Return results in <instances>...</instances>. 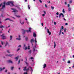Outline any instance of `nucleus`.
Returning a JSON list of instances; mask_svg holds the SVG:
<instances>
[{
	"label": "nucleus",
	"instance_id": "obj_1",
	"mask_svg": "<svg viewBox=\"0 0 74 74\" xmlns=\"http://www.w3.org/2000/svg\"><path fill=\"white\" fill-rule=\"evenodd\" d=\"M32 29V28L30 27H29V30H24L23 31V34H25V32H27V33H28L29 32H31V29Z\"/></svg>",
	"mask_w": 74,
	"mask_h": 74
},
{
	"label": "nucleus",
	"instance_id": "obj_2",
	"mask_svg": "<svg viewBox=\"0 0 74 74\" xmlns=\"http://www.w3.org/2000/svg\"><path fill=\"white\" fill-rule=\"evenodd\" d=\"M1 36L2 37L1 39L2 40H5L6 39V37L4 35V34H2V35H1Z\"/></svg>",
	"mask_w": 74,
	"mask_h": 74
},
{
	"label": "nucleus",
	"instance_id": "obj_3",
	"mask_svg": "<svg viewBox=\"0 0 74 74\" xmlns=\"http://www.w3.org/2000/svg\"><path fill=\"white\" fill-rule=\"evenodd\" d=\"M63 26H62L61 28L60 29V31L59 32V35L60 36V34H61V33L62 31H63V29H64Z\"/></svg>",
	"mask_w": 74,
	"mask_h": 74
},
{
	"label": "nucleus",
	"instance_id": "obj_4",
	"mask_svg": "<svg viewBox=\"0 0 74 74\" xmlns=\"http://www.w3.org/2000/svg\"><path fill=\"white\" fill-rule=\"evenodd\" d=\"M11 10H13V11H12V12H18V10L16 9L12 8H11Z\"/></svg>",
	"mask_w": 74,
	"mask_h": 74
},
{
	"label": "nucleus",
	"instance_id": "obj_5",
	"mask_svg": "<svg viewBox=\"0 0 74 74\" xmlns=\"http://www.w3.org/2000/svg\"><path fill=\"white\" fill-rule=\"evenodd\" d=\"M61 15H62V17L63 18V17H64V15H63V13H61L59 15V18H60V17H61Z\"/></svg>",
	"mask_w": 74,
	"mask_h": 74
},
{
	"label": "nucleus",
	"instance_id": "obj_6",
	"mask_svg": "<svg viewBox=\"0 0 74 74\" xmlns=\"http://www.w3.org/2000/svg\"><path fill=\"white\" fill-rule=\"evenodd\" d=\"M16 40H21V36L19 35H18V38H16Z\"/></svg>",
	"mask_w": 74,
	"mask_h": 74
},
{
	"label": "nucleus",
	"instance_id": "obj_7",
	"mask_svg": "<svg viewBox=\"0 0 74 74\" xmlns=\"http://www.w3.org/2000/svg\"><path fill=\"white\" fill-rule=\"evenodd\" d=\"M14 55H11V54H7L6 55V56H9V57H11L12 56H13Z\"/></svg>",
	"mask_w": 74,
	"mask_h": 74
},
{
	"label": "nucleus",
	"instance_id": "obj_8",
	"mask_svg": "<svg viewBox=\"0 0 74 74\" xmlns=\"http://www.w3.org/2000/svg\"><path fill=\"white\" fill-rule=\"evenodd\" d=\"M7 20H9L10 21H12V22H14L13 21H12L11 19H10L9 18H6L5 19V21H7Z\"/></svg>",
	"mask_w": 74,
	"mask_h": 74
},
{
	"label": "nucleus",
	"instance_id": "obj_9",
	"mask_svg": "<svg viewBox=\"0 0 74 74\" xmlns=\"http://www.w3.org/2000/svg\"><path fill=\"white\" fill-rule=\"evenodd\" d=\"M10 3H11V1L8 2L6 3V5H10Z\"/></svg>",
	"mask_w": 74,
	"mask_h": 74
},
{
	"label": "nucleus",
	"instance_id": "obj_10",
	"mask_svg": "<svg viewBox=\"0 0 74 74\" xmlns=\"http://www.w3.org/2000/svg\"><path fill=\"white\" fill-rule=\"evenodd\" d=\"M4 69H5V67H3V69H2L1 67L0 68V71H1L3 70H4Z\"/></svg>",
	"mask_w": 74,
	"mask_h": 74
},
{
	"label": "nucleus",
	"instance_id": "obj_11",
	"mask_svg": "<svg viewBox=\"0 0 74 74\" xmlns=\"http://www.w3.org/2000/svg\"><path fill=\"white\" fill-rule=\"evenodd\" d=\"M20 22L21 25H23L24 24V22L22 21H21V20H20Z\"/></svg>",
	"mask_w": 74,
	"mask_h": 74
},
{
	"label": "nucleus",
	"instance_id": "obj_12",
	"mask_svg": "<svg viewBox=\"0 0 74 74\" xmlns=\"http://www.w3.org/2000/svg\"><path fill=\"white\" fill-rule=\"evenodd\" d=\"M47 33L49 34V35H51V33L50 32H49V29H47Z\"/></svg>",
	"mask_w": 74,
	"mask_h": 74
},
{
	"label": "nucleus",
	"instance_id": "obj_13",
	"mask_svg": "<svg viewBox=\"0 0 74 74\" xmlns=\"http://www.w3.org/2000/svg\"><path fill=\"white\" fill-rule=\"evenodd\" d=\"M8 62L9 63H13V62H12V61L11 60H9L8 61Z\"/></svg>",
	"mask_w": 74,
	"mask_h": 74
},
{
	"label": "nucleus",
	"instance_id": "obj_14",
	"mask_svg": "<svg viewBox=\"0 0 74 74\" xmlns=\"http://www.w3.org/2000/svg\"><path fill=\"white\" fill-rule=\"evenodd\" d=\"M30 42H31V44H32L33 42H34V40L33 39H31L30 40Z\"/></svg>",
	"mask_w": 74,
	"mask_h": 74
},
{
	"label": "nucleus",
	"instance_id": "obj_15",
	"mask_svg": "<svg viewBox=\"0 0 74 74\" xmlns=\"http://www.w3.org/2000/svg\"><path fill=\"white\" fill-rule=\"evenodd\" d=\"M33 37H37V35H36V33L34 32L33 34Z\"/></svg>",
	"mask_w": 74,
	"mask_h": 74
},
{
	"label": "nucleus",
	"instance_id": "obj_16",
	"mask_svg": "<svg viewBox=\"0 0 74 74\" xmlns=\"http://www.w3.org/2000/svg\"><path fill=\"white\" fill-rule=\"evenodd\" d=\"M10 41H11L12 40V36L10 35Z\"/></svg>",
	"mask_w": 74,
	"mask_h": 74
},
{
	"label": "nucleus",
	"instance_id": "obj_17",
	"mask_svg": "<svg viewBox=\"0 0 74 74\" xmlns=\"http://www.w3.org/2000/svg\"><path fill=\"white\" fill-rule=\"evenodd\" d=\"M45 67H47V65L46 64H44L43 65V68L45 69Z\"/></svg>",
	"mask_w": 74,
	"mask_h": 74
},
{
	"label": "nucleus",
	"instance_id": "obj_18",
	"mask_svg": "<svg viewBox=\"0 0 74 74\" xmlns=\"http://www.w3.org/2000/svg\"><path fill=\"white\" fill-rule=\"evenodd\" d=\"M25 59H26V62H25V63L26 64H27L28 63H27V59L26 58V57L25 58Z\"/></svg>",
	"mask_w": 74,
	"mask_h": 74
},
{
	"label": "nucleus",
	"instance_id": "obj_19",
	"mask_svg": "<svg viewBox=\"0 0 74 74\" xmlns=\"http://www.w3.org/2000/svg\"><path fill=\"white\" fill-rule=\"evenodd\" d=\"M13 3H14V2H13V1H11L10 3L12 4V6H14V4H13Z\"/></svg>",
	"mask_w": 74,
	"mask_h": 74
},
{
	"label": "nucleus",
	"instance_id": "obj_20",
	"mask_svg": "<svg viewBox=\"0 0 74 74\" xmlns=\"http://www.w3.org/2000/svg\"><path fill=\"white\" fill-rule=\"evenodd\" d=\"M0 28L3 29V28H4V26L3 25H0Z\"/></svg>",
	"mask_w": 74,
	"mask_h": 74
},
{
	"label": "nucleus",
	"instance_id": "obj_21",
	"mask_svg": "<svg viewBox=\"0 0 74 74\" xmlns=\"http://www.w3.org/2000/svg\"><path fill=\"white\" fill-rule=\"evenodd\" d=\"M15 59H16V60H17L19 59V56H18L17 57L15 58Z\"/></svg>",
	"mask_w": 74,
	"mask_h": 74
},
{
	"label": "nucleus",
	"instance_id": "obj_22",
	"mask_svg": "<svg viewBox=\"0 0 74 74\" xmlns=\"http://www.w3.org/2000/svg\"><path fill=\"white\" fill-rule=\"evenodd\" d=\"M27 69H26V67L25 66L24 67V69H23V70H24V71H27Z\"/></svg>",
	"mask_w": 74,
	"mask_h": 74
},
{
	"label": "nucleus",
	"instance_id": "obj_23",
	"mask_svg": "<svg viewBox=\"0 0 74 74\" xmlns=\"http://www.w3.org/2000/svg\"><path fill=\"white\" fill-rule=\"evenodd\" d=\"M68 11L69 12H70L71 11V8H68Z\"/></svg>",
	"mask_w": 74,
	"mask_h": 74
},
{
	"label": "nucleus",
	"instance_id": "obj_24",
	"mask_svg": "<svg viewBox=\"0 0 74 74\" xmlns=\"http://www.w3.org/2000/svg\"><path fill=\"white\" fill-rule=\"evenodd\" d=\"M30 67H31V66H29V68L27 69V71L30 70Z\"/></svg>",
	"mask_w": 74,
	"mask_h": 74
},
{
	"label": "nucleus",
	"instance_id": "obj_25",
	"mask_svg": "<svg viewBox=\"0 0 74 74\" xmlns=\"http://www.w3.org/2000/svg\"><path fill=\"white\" fill-rule=\"evenodd\" d=\"M29 67L30 68L31 70V71H32L31 73H32V72H33V69L32 67Z\"/></svg>",
	"mask_w": 74,
	"mask_h": 74
},
{
	"label": "nucleus",
	"instance_id": "obj_26",
	"mask_svg": "<svg viewBox=\"0 0 74 74\" xmlns=\"http://www.w3.org/2000/svg\"><path fill=\"white\" fill-rule=\"evenodd\" d=\"M30 6L29 5H28V8L29 10H30Z\"/></svg>",
	"mask_w": 74,
	"mask_h": 74
},
{
	"label": "nucleus",
	"instance_id": "obj_27",
	"mask_svg": "<svg viewBox=\"0 0 74 74\" xmlns=\"http://www.w3.org/2000/svg\"><path fill=\"white\" fill-rule=\"evenodd\" d=\"M28 52L30 54H31L32 53V50H29V51H28Z\"/></svg>",
	"mask_w": 74,
	"mask_h": 74
},
{
	"label": "nucleus",
	"instance_id": "obj_28",
	"mask_svg": "<svg viewBox=\"0 0 74 74\" xmlns=\"http://www.w3.org/2000/svg\"><path fill=\"white\" fill-rule=\"evenodd\" d=\"M27 40H28V38L27 37H25V40L26 41H27Z\"/></svg>",
	"mask_w": 74,
	"mask_h": 74
},
{
	"label": "nucleus",
	"instance_id": "obj_29",
	"mask_svg": "<svg viewBox=\"0 0 74 74\" xmlns=\"http://www.w3.org/2000/svg\"><path fill=\"white\" fill-rule=\"evenodd\" d=\"M7 45H8V42H6V43L5 45V47H6Z\"/></svg>",
	"mask_w": 74,
	"mask_h": 74
},
{
	"label": "nucleus",
	"instance_id": "obj_30",
	"mask_svg": "<svg viewBox=\"0 0 74 74\" xmlns=\"http://www.w3.org/2000/svg\"><path fill=\"white\" fill-rule=\"evenodd\" d=\"M4 8H5V5H4L2 6V9H3Z\"/></svg>",
	"mask_w": 74,
	"mask_h": 74
},
{
	"label": "nucleus",
	"instance_id": "obj_31",
	"mask_svg": "<svg viewBox=\"0 0 74 74\" xmlns=\"http://www.w3.org/2000/svg\"><path fill=\"white\" fill-rule=\"evenodd\" d=\"M3 43L4 44V42L1 41V44L2 45H3Z\"/></svg>",
	"mask_w": 74,
	"mask_h": 74
},
{
	"label": "nucleus",
	"instance_id": "obj_32",
	"mask_svg": "<svg viewBox=\"0 0 74 74\" xmlns=\"http://www.w3.org/2000/svg\"><path fill=\"white\" fill-rule=\"evenodd\" d=\"M7 52L8 53H10V50H7Z\"/></svg>",
	"mask_w": 74,
	"mask_h": 74
},
{
	"label": "nucleus",
	"instance_id": "obj_33",
	"mask_svg": "<svg viewBox=\"0 0 74 74\" xmlns=\"http://www.w3.org/2000/svg\"><path fill=\"white\" fill-rule=\"evenodd\" d=\"M62 12H63V14H64V12H65V11H64V9L62 10Z\"/></svg>",
	"mask_w": 74,
	"mask_h": 74
},
{
	"label": "nucleus",
	"instance_id": "obj_34",
	"mask_svg": "<svg viewBox=\"0 0 74 74\" xmlns=\"http://www.w3.org/2000/svg\"><path fill=\"white\" fill-rule=\"evenodd\" d=\"M54 48H55V47H56V43H55V42H54Z\"/></svg>",
	"mask_w": 74,
	"mask_h": 74
},
{
	"label": "nucleus",
	"instance_id": "obj_35",
	"mask_svg": "<svg viewBox=\"0 0 74 74\" xmlns=\"http://www.w3.org/2000/svg\"><path fill=\"white\" fill-rule=\"evenodd\" d=\"M51 8L52 10H53L54 9V7H53L52 6H51Z\"/></svg>",
	"mask_w": 74,
	"mask_h": 74
},
{
	"label": "nucleus",
	"instance_id": "obj_36",
	"mask_svg": "<svg viewBox=\"0 0 74 74\" xmlns=\"http://www.w3.org/2000/svg\"><path fill=\"white\" fill-rule=\"evenodd\" d=\"M35 42L36 43H37V41H36V38H35Z\"/></svg>",
	"mask_w": 74,
	"mask_h": 74
},
{
	"label": "nucleus",
	"instance_id": "obj_37",
	"mask_svg": "<svg viewBox=\"0 0 74 74\" xmlns=\"http://www.w3.org/2000/svg\"><path fill=\"white\" fill-rule=\"evenodd\" d=\"M13 69H14V67H11V70H13Z\"/></svg>",
	"mask_w": 74,
	"mask_h": 74
},
{
	"label": "nucleus",
	"instance_id": "obj_38",
	"mask_svg": "<svg viewBox=\"0 0 74 74\" xmlns=\"http://www.w3.org/2000/svg\"><path fill=\"white\" fill-rule=\"evenodd\" d=\"M72 3V1L71 0V1H69V3H70V4H71V3Z\"/></svg>",
	"mask_w": 74,
	"mask_h": 74
},
{
	"label": "nucleus",
	"instance_id": "obj_39",
	"mask_svg": "<svg viewBox=\"0 0 74 74\" xmlns=\"http://www.w3.org/2000/svg\"><path fill=\"white\" fill-rule=\"evenodd\" d=\"M66 29L65 28L64 29V32L65 33H66Z\"/></svg>",
	"mask_w": 74,
	"mask_h": 74
},
{
	"label": "nucleus",
	"instance_id": "obj_40",
	"mask_svg": "<svg viewBox=\"0 0 74 74\" xmlns=\"http://www.w3.org/2000/svg\"><path fill=\"white\" fill-rule=\"evenodd\" d=\"M68 63H70V60H69L68 61V62H67Z\"/></svg>",
	"mask_w": 74,
	"mask_h": 74
},
{
	"label": "nucleus",
	"instance_id": "obj_41",
	"mask_svg": "<svg viewBox=\"0 0 74 74\" xmlns=\"http://www.w3.org/2000/svg\"><path fill=\"white\" fill-rule=\"evenodd\" d=\"M16 16L18 18H20V17H21V16Z\"/></svg>",
	"mask_w": 74,
	"mask_h": 74
},
{
	"label": "nucleus",
	"instance_id": "obj_42",
	"mask_svg": "<svg viewBox=\"0 0 74 74\" xmlns=\"http://www.w3.org/2000/svg\"><path fill=\"white\" fill-rule=\"evenodd\" d=\"M1 16H2V17H4L3 16V14H1Z\"/></svg>",
	"mask_w": 74,
	"mask_h": 74
},
{
	"label": "nucleus",
	"instance_id": "obj_43",
	"mask_svg": "<svg viewBox=\"0 0 74 74\" xmlns=\"http://www.w3.org/2000/svg\"><path fill=\"white\" fill-rule=\"evenodd\" d=\"M19 50H20V48H18V49L17 50V51H19Z\"/></svg>",
	"mask_w": 74,
	"mask_h": 74
},
{
	"label": "nucleus",
	"instance_id": "obj_44",
	"mask_svg": "<svg viewBox=\"0 0 74 74\" xmlns=\"http://www.w3.org/2000/svg\"><path fill=\"white\" fill-rule=\"evenodd\" d=\"M56 15H59V13H58V12H57L56 13Z\"/></svg>",
	"mask_w": 74,
	"mask_h": 74
},
{
	"label": "nucleus",
	"instance_id": "obj_45",
	"mask_svg": "<svg viewBox=\"0 0 74 74\" xmlns=\"http://www.w3.org/2000/svg\"><path fill=\"white\" fill-rule=\"evenodd\" d=\"M39 0V1L40 3H42V1H41V0Z\"/></svg>",
	"mask_w": 74,
	"mask_h": 74
},
{
	"label": "nucleus",
	"instance_id": "obj_46",
	"mask_svg": "<svg viewBox=\"0 0 74 74\" xmlns=\"http://www.w3.org/2000/svg\"><path fill=\"white\" fill-rule=\"evenodd\" d=\"M65 25H66V26H67V25H68V23H65Z\"/></svg>",
	"mask_w": 74,
	"mask_h": 74
},
{
	"label": "nucleus",
	"instance_id": "obj_47",
	"mask_svg": "<svg viewBox=\"0 0 74 74\" xmlns=\"http://www.w3.org/2000/svg\"><path fill=\"white\" fill-rule=\"evenodd\" d=\"M70 7V5L69 4H68V7Z\"/></svg>",
	"mask_w": 74,
	"mask_h": 74
},
{
	"label": "nucleus",
	"instance_id": "obj_48",
	"mask_svg": "<svg viewBox=\"0 0 74 74\" xmlns=\"http://www.w3.org/2000/svg\"><path fill=\"white\" fill-rule=\"evenodd\" d=\"M31 59H34V58H33V57H31Z\"/></svg>",
	"mask_w": 74,
	"mask_h": 74
},
{
	"label": "nucleus",
	"instance_id": "obj_49",
	"mask_svg": "<svg viewBox=\"0 0 74 74\" xmlns=\"http://www.w3.org/2000/svg\"><path fill=\"white\" fill-rule=\"evenodd\" d=\"M18 47H21V45H19L18 46Z\"/></svg>",
	"mask_w": 74,
	"mask_h": 74
},
{
	"label": "nucleus",
	"instance_id": "obj_50",
	"mask_svg": "<svg viewBox=\"0 0 74 74\" xmlns=\"http://www.w3.org/2000/svg\"><path fill=\"white\" fill-rule=\"evenodd\" d=\"M33 52H34L35 51V49L34 48V50L33 51Z\"/></svg>",
	"mask_w": 74,
	"mask_h": 74
},
{
	"label": "nucleus",
	"instance_id": "obj_51",
	"mask_svg": "<svg viewBox=\"0 0 74 74\" xmlns=\"http://www.w3.org/2000/svg\"><path fill=\"white\" fill-rule=\"evenodd\" d=\"M5 73H7V70H6L5 71Z\"/></svg>",
	"mask_w": 74,
	"mask_h": 74
},
{
	"label": "nucleus",
	"instance_id": "obj_52",
	"mask_svg": "<svg viewBox=\"0 0 74 74\" xmlns=\"http://www.w3.org/2000/svg\"><path fill=\"white\" fill-rule=\"evenodd\" d=\"M42 16H45V14H42Z\"/></svg>",
	"mask_w": 74,
	"mask_h": 74
},
{
	"label": "nucleus",
	"instance_id": "obj_53",
	"mask_svg": "<svg viewBox=\"0 0 74 74\" xmlns=\"http://www.w3.org/2000/svg\"><path fill=\"white\" fill-rule=\"evenodd\" d=\"M26 49H27V47H25V50H26Z\"/></svg>",
	"mask_w": 74,
	"mask_h": 74
},
{
	"label": "nucleus",
	"instance_id": "obj_54",
	"mask_svg": "<svg viewBox=\"0 0 74 74\" xmlns=\"http://www.w3.org/2000/svg\"><path fill=\"white\" fill-rule=\"evenodd\" d=\"M18 62V64H19V63H20V60H19Z\"/></svg>",
	"mask_w": 74,
	"mask_h": 74
},
{
	"label": "nucleus",
	"instance_id": "obj_55",
	"mask_svg": "<svg viewBox=\"0 0 74 74\" xmlns=\"http://www.w3.org/2000/svg\"><path fill=\"white\" fill-rule=\"evenodd\" d=\"M65 4L66 5L67 4V2H65Z\"/></svg>",
	"mask_w": 74,
	"mask_h": 74
},
{
	"label": "nucleus",
	"instance_id": "obj_56",
	"mask_svg": "<svg viewBox=\"0 0 74 74\" xmlns=\"http://www.w3.org/2000/svg\"><path fill=\"white\" fill-rule=\"evenodd\" d=\"M43 12H44V14H46V12L45 11H44Z\"/></svg>",
	"mask_w": 74,
	"mask_h": 74
},
{
	"label": "nucleus",
	"instance_id": "obj_57",
	"mask_svg": "<svg viewBox=\"0 0 74 74\" xmlns=\"http://www.w3.org/2000/svg\"><path fill=\"white\" fill-rule=\"evenodd\" d=\"M45 7L46 8H47V5H46V4L45 5Z\"/></svg>",
	"mask_w": 74,
	"mask_h": 74
},
{
	"label": "nucleus",
	"instance_id": "obj_58",
	"mask_svg": "<svg viewBox=\"0 0 74 74\" xmlns=\"http://www.w3.org/2000/svg\"><path fill=\"white\" fill-rule=\"evenodd\" d=\"M5 1L4 3H3V4H4V5H5Z\"/></svg>",
	"mask_w": 74,
	"mask_h": 74
},
{
	"label": "nucleus",
	"instance_id": "obj_59",
	"mask_svg": "<svg viewBox=\"0 0 74 74\" xmlns=\"http://www.w3.org/2000/svg\"><path fill=\"white\" fill-rule=\"evenodd\" d=\"M24 74H27V72L25 73Z\"/></svg>",
	"mask_w": 74,
	"mask_h": 74
},
{
	"label": "nucleus",
	"instance_id": "obj_60",
	"mask_svg": "<svg viewBox=\"0 0 74 74\" xmlns=\"http://www.w3.org/2000/svg\"><path fill=\"white\" fill-rule=\"evenodd\" d=\"M56 22H54V25H56Z\"/></svg>",
	"mask_w": 74,
	"mask_h": 74
},
{
	"label": "nucleus",
	"instance_id": "obj_61",
	"mask_svg": "<svg viewBox=\"0 0 74 74\" xmlns=\"http://www.w3.org/2000/svg\"><path fill=\"white\" fill-rule=\"evenodd\" d=\"M41 25L42 26H43V23H42L41 24Z\"/></svg>",
	"mask_w": 74,
	"mask_h": 74
},
{
	"label": "nucleus",
	"instance_id": "obj_62",
	"mask_svg": "<svg viewBox=\"0 0 74 74\" xmlns=\"http://www.w3.org/2000/svg\"><path fill=\"white\" fill-rule=\"evenodd\" d=\"M2 5V3L0 4V7H1V6Z\"/></svg>",
	"mask_w": 74,
	"mask_h": 74
},
{
	"label": "nucleus",
	"instance_id": "obj_63",
	"mask_svg": "<svg viewBox=\"0 0 74 74\" xmlns=\"http://www.w3.org/2000/svg\"><path fill=\"white\" fill-rule=\"evenodd\" d=\"M63 19H64V21H66V19H65V18H64Z\"/></svg>",
	"mask_w": 74,
	"mask_h": 74
},
{
	"label": "nucleus",
	"instance_id": "obj_64",
	"mask_svg": "<svg viewBox=\"0 0 74 74\" xmlns=\"http://www.w3.org/2000/svg\"><path fill=\"white\" fill-rule=\"evenodd\" d=\"M72 67L73 68H74V64H73V66H72Z\"/></svg>",
	"mask_w": 74,
	"mask_h": 74
}]
</instances>
